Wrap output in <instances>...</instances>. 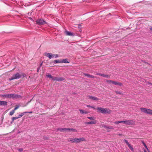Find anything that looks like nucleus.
Here are the masks:
<instances>
[{"label":"nucleus","instance_id":"obj_8","mask_svg":"<svg viewBox=\"0 0 152 152\" xmlns=\"http://www.w3.org/2000/svg\"><path fill=\"white\" fill-rule=\"evenodd\" d=\"M45 55L46 57H48L50 59L54 57V54L52 53H45Z\"/></svg>","mask_w":152,"mask_h":152},{"label":"nucleus","instance_id":"obj_31","mask_svg":"<svg viewBox=\"0 0 152 152\" xmlns=\"http://www.w3.org/2000/svg\"><path fill=\"white\" fill-rule=\"evenodd\" d=\"M86 107H91V108H94V109L95 108L94 107H93L92 106H91L90 105H86Z\"/></svg>","mask_w":152,"mask_h":152},{"label":"nucleus","instance_id":"obj_14","mask_svg":"<svg viewBox=\"0 0 152 152\" xmlns=\"http://www.w3.org/2000/svg\"><path fill=\"white\" fill-rule=\"evenodd\" d=\"M7 102L6 101H0V105H6Z\"/></svg>","mask_w":152,"mask_h":152},{"label":"nucleus","instance_id":"obj_32","mask_svg":"<svg viewBox=\"0 0 152 152\" xmlns=\"http://www.w3.org/2000/svg\"><path fill=\"white\" fill-rule=\"evenodd\" d=\"M87 118L91 120L94 119V117H88Z\"/></svg>","mask_w":152,"mask_h":152},{"label":"nucleus","instance_id":"obj_38","mask_svg":"<svg viewBox=\"0 0 152 152\" xmlns=\"http://www.w3.org/2000/svg\"><path fill=\"white\" fill-rule=\"evenodd\" d=\"M76 142V138H74L73 143Z\"/></svg>","mask_w":152,"mask_h":152},{"label":"nucleus","instance_id":"obj_2","mask_svg":"<svg viewBox=\"0 0 152 152\" xmlns=\"http://www.w3.org/2000/svg\"><path fill=\"white\" fill-rule=\"evenodd\" d=\"M106 82L109 84H112L115 85H117L120 86H121L122 85V83L120 82L110 80H106Z\"/></svg>","mask_w":152,"mask_h":152},{"label":"nucleus","instance_id":"obj_23","mask_svg":"<svg viewBox=\"0 0 152 152\" xmlns=\"http://www.w3.org/2000/svg\"><path fill=\"white\" fill-rule=\"evenodd\" d=\"M86 123L87 124H93L95 123V122L94 121H92L90 122H86Z\"/></svg>","mask_w":152,"mask_h":152},{"label":"nucleus","instance_id":"obj_18","mask_svg":"<svg viewBox=\"0 0 152 152\" xmlns=\"http://www.w3.org/2000/svg\"><path fill=\"white\" fill-rule=\"evenodd\" d=\"M79 111H80V113L81 114H87L88 113V112H87V111H84L83 110H81V109H80L79 110Z\"/></svg>","mask_w":152,"mask_h":152},{"label":"nucleus","instance_id":"obj_49","mask_svg":"<svg viewBox=\"0 0 152 152\" xmlns=\"http://www.w3.org/2000/svg\"><path fill=\"white\" fill-rule=\"evenodd\" d=\"M30 19H31V18H30Z\"/></svg>","mask_w":152,"mask_h":152},{"label":"nucleus","instance_id":"obj_51","mask_svg":"<svg viewBox=\"0 0 152 152\" xmlns=\"http://www.w3.org/2000/svg\"><path fill=\"white\" fill-rule=\"evenodd\" d=\"M145 152H146V151H145Z\"/></svg>","mask_w":152,"mask_h":152},{"label":"nucleus","instance_id":"obj_20","mask_svg":"<svg viewBox=\"0 0 152 152\" xmlns=\"http://www.w3.org/2000/svg\"><path fill=\"white\" fill-rule=\"evenodd\" d=\"M61 63H69V62L68 61V60L67 59H64L62 60H61Z\"/></svg>","mask_w":152,"mask_h":152},{"label":"nucleus","instance_id":"obj_15","mask_svg":"<svg viewBox=\"0 0 152 152\" xmlns=\"http://www.w3.org/2000/svg\"><path fill=\"white\" fill-rule=\"evenodd\" d=\"M57 130L58 131H59L60 132H62L64 131H67V128H58Z\"/></svg>","mask_w":152,"mask_h":152},{"label":"nucleus","instance_id":"obj_5","mask_svg":"<svg viewBox=\"0 0 152 152\" xmlns=\"http://www.w3.org/2000/svg\"><path fill=\"white\" fill-rule=\"evenodd\" d=\"M36 22L37 24L39 25H44L46 23L45 21L44 20L41 19L37 20L36 21Z\"/></svg>","mask_w":152,"mask_h":152},{"label":"nucleus","instance_id":"obj_1","mask_svg":"<svg viewBox=\"0 0 152 152\" xmlns=\"http://www.w3.org/2000/svg\"><path fill=\"white\" fill-rule=\"evenodd\" d=\"M25 76V75L23 73H21V74H20L19 73H17L10 78L9 80H11L14 79H18L20 78L23 77Z\"/></svg>","mask_w":152,"mask_h":152},{"label":"nucleus","instance_id":"obj_45","mask_svg":"<svg viewBox=\"0 0 152 152\" xmlns=\"http://www.w3.org/2000/svg\"><path fill=\"white\" fill-rule=\"evenodd\" d=\"M103 74H101V73H99V74H97V75H100V76H102V75Z\"/></svg>","mask_w":152,"mask_h":152},{"label":"nucleus","instance_id":"obj_42","mask_svg":"<svg viewBox=\"0 0 152 152\" xmlns=\"http://www.w3.org/2000/svg\"><path fill=\"white\" fill-rule=\"evenodd\" d=\"M21 117H22V115H20V114H19L18 115V118H21Z\"/></svg>","mask_w":152,"mask_h":152},{"label":"nucleus","instance_id":"obj_43","mask_svg":"<svg viewBox=\"0 0 152 152\" xmlns=\"http://www.w3.org/2000/svg\"><path fill=\"white\" fill-rule=\"evenodd\" d=\"M40 67H38V68H37V72H39V69H40Z\"/></svg>","mask_w":152,"mask_h":152},{"label":"nucleus","instance_id":"obj_24","mask_svg":"<svg viewBox=\"0 0 152 152\" xmlns=\"http://www.w3.org/2000/svg\"><path fill=\"white\" fill-rule=\"evenodd\" d=\"M14 113H15L14 110H13L10 112V115H12L14 114Z\"/></svg>","mask_w":152,"mask_h":152},{"label":"nucleus","instance_id":"obj_28","mask_svg":"<svg viewBox=\"0 0 152 152\" xmlns=\"http://www.w3.org/2000/svg\"><path fill=\"white\" fill-rule=\"evenodd\" d=\"M17 119H18V118L17 117H12V122H13L14 120Z\"/></svg>","mask_w":152,"mask_h":152},{"label":"nucleus","instance_id":"obj_48","mask_svg":"<svg viewBox=\"0 0 152 152\" xmlns=\"http://www.w3.org/2000/svg\"><path fill=\"white\" fill-rule=\"evenodd\" d=\"M118 135L119 136H121V135H122V134H119Z\"/></svg>","mask_w":152,"mask_h":152},{"label":"nucleus","instance_id":"obj_21","mask_svg":"<svg viewBox=\"0 0 152 152\" xmlns=\"http://www.w3.org/2000/svg\"><path fill=\"white\" fill-rule=\"evenodd\" d=\"M67 141L69 142L73 143L74 138H71L68 139Z\"/></svg>","mask_w":152,"mask_h":152},{"label":"nucleus","instance_id":"obj_44","mask_svg":"<svg viewBox=\"0 0 152 152\" xmlns=\"http://www.w3.org/2000/svg\"><path fill=\"white\" fill-rule=\"evenodd\" d=\"M26 113H32V112H25Z\"/></svg>","mask_w":152,"mask_h":152},{"label":"nucleus","instance_id":"obj_3","mask_svg":"<svg viewBox=\"0 0 152 152\" xmlns=\"http://www.w3.org/2000/svg\"><path fill=\"white\" fill-rule=\"evenodd\" d=\"M140 109L142 112L145 113L152 115V110L151 109L143 108H140Z\"/></svg>","mask_w":152,"mask_h":152},{"label":"nucleus","instance_id":"obj_30","mask_svg":"<svg viewBox=\"0 0 152 152\" xmlns=\"http://www.w3.org/2000/svg\"><path fill=\"white\" fill-rule=\"evenodd\" d=\"M142 143L144 145L145 147V148H146L147 150H148V148H147V146L145 144L144 142L143 141H142Z\"/></svg>","mask_w":152,"mask_h":152},{"label":"nucleus","instance_id":"obj_36","mask_svg":"<svg viewBox=\"0 0 152 152\" xmlns=\"http://www.w3.org/2000/svg\"><path fill=\"white\" fill-rule=\"evenodd\" d=\"M26 112H23V113H22L20 115H22V117L26 113Z\"/></svg>","mask_w":152,"mask_h":152},{"label":"nucleus","instance_id":"obj_6","mask_svg":"<svg viewBox=\"0 0 152 152\" xmlns=\"http://www.w3.org/2000/svg\"><path fill=\"white\" fill-rule=\"evenodd\" d=\"M135 122L132 120H126L125 124L127 125H135Z\"/></svg>","mask_w":152,"mask_h":152},{"label":"nucleus","instance_id":"obj_22","mask_svg":"<svg viewBox=\"0 0 152 152\" xmlns=\"http://www.w3.org/2000/svg\"><path fill=\"white\" fill-rule=\"evenodd\" d=\"M54 63H61V60H55L54 61Z\"/></svg>","mask_w":152,"mask_h":152},{"label":"nucleus","instance_id":"obj_41","mask_svg":"<svg viewBox=\"0 0 152 152\" xmlns=\"http://www.w3.org/2000/svg\"><path fill=\"white\" fill-rule=\"evenodd\" d=\"M126 121H120V123H123L125 124Z\"/></svg>","mask_w":152,"mask_h":152},{"label":"nucleus","instance_id":"obj_37","mask_svg":"<svg viewBox=\"0 0 152 152\" xmlns=\"http://www.w3.org/2000/svg\"><path fill=\"white\" fill-rule=\"evenodd\" d=\"M18 150L20 152H21L23 151V149L22 148H19L18 149Z\"/></svg>","mask_w":152,"mask_h":152},{"label":"nucleus","instance_id":"obj_11","mask_svg":"<svg viewBox=\"0 0 152 152\" xmlns=\"http://www.w3.org/2000/svg\"><path fill=\"white\" fill-rule=\"evenodd\" d=\"M104 127L106 129L107 131L109 132H110V131L109 130V129H114V128H113V127L112 126H104Z\"/></svg>","mask_w":152,"mask_h":152},{"label":"nucleus","instance_id":"obj_17","mask_svg":"<svg viewBox=\"0 0 152 152\" xmlns=\"http://www.w3.org/2000/svg\"><path fill=\"white\" fill-rule=\"evenodd\" d=\"M84 75L85 76L87 77H89V78H94V76H93L92 75H90L88 74H84Z\"/></svg>","mask_w":152,"mask_h":152},{"label":"nucleus","instance_id":"obj_19","mask_svg":"<svg viewBox=\"0 0 152 152\" xmlns=\"http://www.w3.org/2000/svg\"><path fill=\"white\" fill-rule=\"evenodd\" d=\"M102 76L107 78H110V75L104 74H103L102 75Z\"/></svg>","mask_w":152,"mask_h":152},{"label":"nucleus","instance_id":"obj_46","mask_svg":"<svg viewBox=\"0 0 152 152\" xmlns=\"http://www.w3.org/2000/svg\"><path fill=\"white\" fill-rule=\"evenodd\" d=\"M42 63L40 64V66H39V67H40L42 65Z\"/></svg>","mask_w":152,"mask_h":152},{"label":"nucleus","instance_id":"obj_40","mask_svg":"<svg viewBox=\"0 0 152 152\" xmlns=\"http://www.w3.org/2000/svg\"><path fill=\"white\" fill-rule=\"evenodd\" d=\"M18 107H19L18 106L15 107L13 110H14V111H15V110L17 109Z\"/></svg>","mask_w":152,"mask_h":152},{"label":"nucleus","instance_id":"obj_16","mask_svg":"<svg viewBox=\"0 0 152 152\" xmlns=\"http://www.w3.org/2000/svg\"><path fill=\"white\" fill-rule=\"evenodd\" d=\"M67 131L77 132V130L75 129L67 128Z\"/></svg>","mask_w":152,"mask_h":152},{"label":"nucleus","instance_id":"obj_33","mask_svg":"<svg viewBox=\"0 0 152 152\" xmlns=\"http://www.w3.org/2000/svg\"><path fill=\"white\" fill-rule=\"evenodd\" d=\"M124 141L128 145L129 144V142H128V141L124 139Z\"/></svg>","mask_w":152,"mask_h":152},{"label":"nucleus","instance_id":"obj_12","mask_svg":"<svg viewBox=\"0 0 152 152\" xmlns=\"http://www.w3.org/2000/svg\"><path fill=\"white\" fill-rule=\"evenodd\" d=\"M65 34L66 35L68 36H74V35L73 33L71 32H69L67 30H66L65 31Z\"/></svg>","mask_w":152,"mask_h":152},{"label":"nucleus","instance_id":"obj_27","mask_svg":"<svg viewBox=\"0 0 152 152\" xmlns=\"http://www.w3.org/2000/svg\"><path fill=\"white\" fill-rule=\"evenodd\" d=\"M1 96L6 98H8V94H3L1 95Z\"/></svg>","mask_w":152,"mask_h":152},{"label":"nucleus","instance_id":"obj_9","mask_svg":"<svg viewBox=\"0 0 152 152\" xmlns=\"http://www.w3.org/2000/svg\"><path fill=\"white\" fill-rule=\"evenodd\" d=\"M86 141V139L83 137L80 138H76V143H78L81 142V141Z\"/></svg>","mask_w":152,"mask_h":152},{"label":"nucleus","instance_id":"obj_34","mask_svg":"<svg viewBox=\"0 0 152 152\" xmlns=\"http://www.w3.org/2000/svg\"><path fill=\"white\" fill-rule=\"evenodd\" d=\"M115 92L117 94H119L121 95H123V94L122 93L120 92L115 91Z\"/></svg>","mask_w":152,"mask_h":152},{"label":"nucleus","instance_id":"obj_50","mask_svg":"<svg viewBox=\"0 0 152 152\" xmlns=\"http://www.w3.org/2000/svg\"><path fill=\"white\" fill-rule=\"evenodd\" d=\"M95 99H96V98Z\"/></svg>","mask_w":152,"mask_h":152},{"label":"nucleus","instance_id":"obj_25","mask_svg":"<svg viewBox=\"0 0 152 152\" xmlns=\"http://www.w3.org/2000/svg\"><path fill=\"white\" fill-rule=\"evenodd\" d=\"M46 76L50 78H51V79H52V78H53V76H52L51 75L49 74H48Z\"/></svg>","mask_w":152,"mask_h":152},{"label":"nucleus","instance_id":"obj_7","mask_svg":"<svg viewBox=\"0 0 152 152\" xmlns=\"http://www.w3.org/2000/svg\"><path fill=\"white\" fill-rule=\"evenodd\" d=\"M52 80L54 81H60L64 80V78L63 77H53Z\"/></svg>","mask_w":152,"mask_h":152},{"label":"nucleus","instance_id":"obj_10","mask_svg":"<svg viewBox=\"0 0 152 152\" xmlns=\"http://www.w3.org/2000/svg\"><path fill=\"white\" fill-rule=\"evenodd\" d=\"M104 108L101 107H98L96 108L97 111L99 113H104Z\"/></svg>","mask_w":152,"mask_h":152},{"label":"nucleus","instance_id":"obj_4","mask_svg":"<svg viewBox=\"0 0 152 152\" xmlns=\"http://www.w3.org/2000/svg\"><path fill=\"white\" fill-rule=\"evenodd\" d=\"M20 97L19 95L15 94H8V98H16Z\"/></svg>","mask_w":152,"mask_h":152},{"label":"nucleus","instance_id":"obj_13","mask_svg":"<svg viewBox=\"0 0 152 152\" xmlns=\"http://www.w3.org/2000/svg\"><path fill=\"white\" fill-rule=\"evenodd\" d=\"M112 111L107 108L104 109V113L110 114L111 113Z\"/></svg>","mask_w":152,"mask_h":152},{"label":"nucleus","instance_id":"obj_29","mask_svg":"<svg viewBox=\"0 0 152 152\" xmlns=\"http://www.w3.org/2000/svg\"><path fill=\"white\" fill-rule=\"evenodd\" d=\"M128 146L129 148H130L131 150H133V147L132 146L129 144L128 145Z\"/></svg>","mask_w":152,"mask_h":152},{"label":"nucleus","instance_id":"obj_26","mask_svg":"<svg viewBox=\"0 0 152 152\" xmlns=\"http://www.w3.org/2000/svg\"><path fill=\"white\" fill-rule=\"evenodd\" d=\"M88 97L91 99H93V100H95V97L92 96H89Z\"/></svg>","mask_w":152,"mask_h":152},{"label":"nucleus","instance_id":"obj_47","mask_svg":"<svg viewBox=\"0 0 152 152\" xmlns=\"http://www.w3.org/2000/svg\"><path fill=\"white\" fill-rule=\"evenodd\" d=\"M150 29L152 31V27H151L150 28Z\"/></svg>","mask_w":152,"mask_h":152},{"label":"nucleus","instance_id":"obj_39","mask_svg":"<svg viewBox=\"0 0 152 152\" xmlns=\"http://www.w3.org/2000/svg\"><path fill=\"white\" fill-rule=\"evenodd\" d=\"M58 57V55L57 54H54V57L55 58H57Z\"/></svg>","mask_w":152,"mask_h":152},{"label":"nucleus","instance_id":"obj_35","mask_svg":"<svg viewBox=\"0 0 152 152\" xmlns=\"http://www.w3.org/2000/svg\"><path fill=\"white\" fill-rule=\"evenodd\" d=\"M120 123V121H115L114 122V124H118Z\"/></svg>","mask_w":152,"mask_h":152}]
</instances>
